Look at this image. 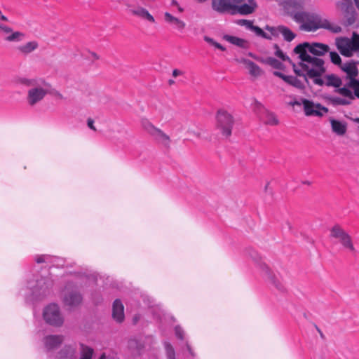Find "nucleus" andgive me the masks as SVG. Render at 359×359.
<instances>
[{
	"mask_svg": "<svg viewBox=\"0 0 359 359\" xmlns=\"http://www.w3.org/2000/svg\"><path fill=\"white\" fill-rule=\"evenodd\" d=\"M293 19L301 23L300 29L306 32H316L319 29H325L334 34L341 32L340 26L316 13L299 11L293 15Z\"/></svg>",
	"mask_w": 359,
	"mask_h": 359,
	"instance_id": "nucleus-1",
	"label": "nucleus"
},
{
	"mask_svg": "<svg viewBox=\"0 0 359 359\" xmlns=\"http://www.w3.org/2000/svg\"><path fill=\"white\" fill-rule=\"evenodd\" d=\"M325 86L327 87H334V92L341 97L326 95L324 96L325 100L330 104L337 106H347L351 104L355 100L353 93L350 90L346 83L342 86V80L335 74H327L325 76Z\"/></svg>",
	"mask_w": 359,
	"mask_h": 359,
	"instance_id": "nucleus-2",
	"label": "nucleus"
},
{
	"mask_svg": "<svg viewBox=\"0 0 359 359\" xmlns=\"http://www.w3.org/2000/svg\"><path fill=\"white\" fill-rule=\"evenodd\" d=\"M212 8L219 13L249 15L255 11L257 4L255 0H212Z\"/></svg>",
	"mask_w": 359,
	"mask_h": 359,
	"instance_id": "nucleus-3",
	"label": "nucleus"
},
{
	"mask_svg": "<svg viewBox=\"0 0 359 359\" xmlns=\"http://www.w3.org/2000/svg\"><path fill=\"white\" fill-rule=\"evenodd\" d=\"M142 130L156 142L161 143L166 147L170 145V137L161 129L154 126L149 119L143 118L140 121Z\"/></svg>",
	"mask_w": 359,
	"mask_h": 359,
	"instance_id": "nucleus-4",
	"label": "nucleus"
},
{
	"mask_svg": "<svg viewBox=\"0 0 359 359\" xmlns=\"http://www.w3.org/2000/svg\"><path fill=\"white\" fill-rule=\"evenodd\" d=\"M234 124L233 116L224 109H219L216 114V128L221 134L229 137L231 135V131Z\"/></svg>",
	"mask_w": 359,
	"mask_h": 359,
	"instance_id": "nucleus-5",
	"label": "nucleus"
},
{
	"mask_svg": "<svg viewBox=\"0 0 359 359\" xmlns=\"http://www.w3.org/2000/svg\"><path fill=\"white\" fill-rule=\"evenodd\" d=\"M341 69L346 74L347 86L350 90H353L354 97L359 98V80L357 79L358 76L357 63L355 62L345 63L341 67Z\"/></svg>",
	"mask_w": 359,
	"mask_h": 359,
	"instance_id": "nucleus-6",
	"label": "nucleus"
},
{
	"mask_svg": "<svg viewBox=\"0 0 359 359\" xmlns=\"http://www.w3.org/2000/svg\"><path fill=\"white\" fill-rule=\"evenodd\" d=\"M330 236L339 241L341 245L351 252H355L351 236L340 226L334 225L330 230Z\"/></svg>",
	"mask_w": 359,
	"mask_h": 359,
	"instance_id": "nucleus-7",
	"label": "nucleus"
},
{
	"mask_svg": "<svg viewBox=\"0 0 359 359\" xmlns=\"http://www.w3.org/2000/svg\"><path fill=\"white\" fill-rule=\"evenodd\" d=\"M43 318L47 323L53 326L59 327L63 323V318L57 304L46 306L43 311Z\"/></svg>",
	"mask_w": 359,
	"mask_h": 359,
	"instance_id": "nucleus-8",
	"label": "nucleus"
},
{
	"mask_svg": "<svg viewBox=\"0 0 359 359\" xmlns=\"http://www.w3.org/2000/svg\"><path fill=\"white\" fill-rule=\"evenodd\" d=\"M302 104L304 107V114L307 116H315L321 117L323 116L324 113L328 112L327 107L322 106L319 103L315 104L313 102L307 99H302Z\"/></svg>",
	"mask_w": 359,
	"mask_h": 359,
	"instance_id": "nucleus-9",
	"label": "nucleus"
},
{
	"mask_svg": "<svg viewBox=\"0 0 359 359\" xmlns=\"http://www.w3.org/2000/svg\"><path fill=\"white\" fill-rule=\"evenodd\" d=\"M82 301L81 295L74 285L68 284L64 290V303L69 306H78Z\"/></svg>",
	"mask_w": 359,
	"mask_h": 359,
	"instance_id": "nucleus-10",
	"label": "nucleus"
},
{
	"mask_svg": "<svg viewBox=\"0 0 359 359\" xmlns=\"http://www.w3.org/2000/svg\"><path fill=\"white\" fill-rule=\"evenodd\" d=\"M299 66L303 70L307 72V80L309 79H313V83L319 86L325 85V82L321 79V76L325 72V69L313 70V68H310L308 65L304 62H300Z\"/></svg>",
	"mask_w": 359,
	"mask_h": 359,
	"instance_id": "nucleus-11",
	"label": "nucleus"
},
{
	"mask_svg": "<svg viewBox=\"0 0 359 359\" xmlns=\"http://www.w3.org/2000/svg\"><path fill=\"white\" fill-rule=\"evenodd\" d=\"M346 2V3L339 1L336 4V6L344 11V16L346 18L345 25L346 26H350L355 23L356 20V13L352 5L350 4L351 0Z\"/></svg>",
	"mask_w": 359,
	"mask_h": 359,
	"instance_id": "nucleus-12",
	"label": "nucleus"
},
{
	"mask_svg": "<svg viewBox=\"0 0 359 359\" xmlns=\"http://www.w3.org/2000/svg\"><path fill=\"white\" fill-rule=\"evenodd\" d=\"M336 46L340 53L345 57H351L353 55L350 39L340 37L336 39Z\"/></svg>",
	"mask_w": 359,
	"mask_h": 359,
	"instance_id": "nucleus-13",
	"label": "nucleus"
},
{
	"mask_svg": "<svg viewBox=\"0 0 359 359\" xmlns=\"http://www.w3.org/2000/svg\"><path fill=\"white\" fill-rule=\"evenodd\" d=\"M260 269L264 276L277 289L279 290H283L284 286L281 281L278 280L276 276L271 271L269 267L265 264H260Z\"/></svg>",
	"mask_w": 359,
	"mask_h": 359,
	"instance_id": "nucleus-14",
	"label": "nucleus"
},
{
	"mask_svg": "<svg viewBox=\"0 0 359 359\" xmlns=\"http://www.w3.org/2000/svg\"><path fill=\"white\" fill-rule=\"evenodd\" d=\"M260 269L264 276L277 289L279 290H283L284 286L281 281L278 280L276 276L271 271L269 267L265 264H260Z\"/></svg>",
	"mask_w": 359,
	"mask_h": 359,
	"instance_id": "nucleus-15",
	"label": "nucleus"
},
{
	"mask_svg": "<svg viewBox=\"0 0 359 359\" xmlns=\"http://www.w3.org/2000/svg\"><path fill=\"white\" fill-rule=\"evenodd\" d=\"M0 31L6 34L4 39L9 42L20 41L25 36V34L20 32H13V29L8 27L2 25L0 27Z\"/></svg>",
	"mask_w": 359,
	"mask_h": 359,
	"instance_id": "nucleus-16",
	"label": "nucleus"
},
{
	"mask_svg": "<svg viewBox=\"0 0 359 359\" xmlns=\"http://www.w3.org/2000/svg\"><path fill=\"white\" fill-rule=\"evenodd\" d=\"M112 317L118 323L124 320V306L120 299H116L113 303Z\"/></svg>",
	"mask_w": 359,
	"mask_h": 359,
	"instance_id": "nucleus-17",
	"label": "nucleus"
},
{
	"mask_svg": "<svg viewBox=\"0 0 359 359\" xmlns=\"http://www.w3.org/2000/svg\"><path fill=\"white\" fill-rule=\"evenodd\" d=\"M46 94V91L42 88L30 89L28 92V102L31 105H34L41 100Z\"/></svg>",
	"mask_w": 359,
	"mask_h": 359,
	"instance_id": "nucleus-18",
	"label": "nucleus"
},
{
	"mask_svg": "<svg viewBox=\"0 0 359 359\" xmlns=\"http://www.w3.org/2000/svg\"><path fill=\"white\" fill-rule=\"evenodd\" d=\"M62 335H48L44 338V344L47 349L52 350L57 348L63 341Z\"/></svg>",
	"mask_w": 359,
	"mask_h": 359,
	"instance_id": "nucleus-19",
	"label": "nucleus"
},
{
	"mask_svg": "<svg viewBox=\"0 0 359 359\" xmlns=\"http://www.w3.org/2000/svg\"><path fill=\"white\" fill-rule=\"evenodd\" d=\"M164 20L167 23L179 31H182L186 26V23L184 21L172 15L168 12L165 13Z\"/></svg>",
	"mask_w": 359,
	"mask_h": 359,
	"instance_id": "nucleus-20",
	"label": "nucleus"
},
{
	"mask_svg": "<svg viewBox=\"0 0 359 359\" xmlns=\"http://www.w3.org/2000/svg\"><path fill=\"white\" fill-rule=\"evenodd\" d=\"M309 43L305 42L297 45L294 49V52L299 54V57L302 61V62H307L309 60H311V56L307 53V50H309Z\"/></svg>",
	"mask_w": 359,
	"mask_h": 359,
	"instance_id": "nucleus-21",
	"label": "nucleus"
},
{
	"mask_svg": "<svg viewBox=\"0 0 359 359\" xmlns=\"http://www.w3.org/2000/svg\"><path fill=\"white\" fill-rule=\"evenodd\" d=\"M330 48L327 45L320 43H309V51L316 55H323L328 52Z\"/></svg>",
	"mask_w": 359,
	"mask_h": 359,
	"instance_id": "nucleus-22",
	"label": "nucleus"
},
{
	"mask_svg": "<svg viewBox=\"0 0 359 359\" xmlns=\"http://www.w3.org/2000/svg\"><path fill=\"white\" fill-rule=\"evenodd\" d=\"M332 131L338 135H344L347 130L346 124L335 119L330 120Z\"/></svg>",
	"mask_w": 359,
	"mask_h": 359,
	"instance_id": "nucleus-23",
	"label": "nucleus"
},
{
	"mask_svg": "<svg viewBox=\"0 0 359 359\" xmlns=\"http://www.w3.org/2000/svg\"><path fill=\"white\" fill-rule=\"evenodd\" d=\"M38 47V43L35 41H29L23 45L19 46L18 47V50L23 55H28L34 51Z\"/></svg>",
	"mask_w": 359,
	"mask_h": 359,
	"instance_id": "nucleus-24",
	"label": "nucleus"
},
{
	"mask_svg": "<svg viewBox=\"0 0 359 359\" xmlns=\"http://www.w3.org/2000/svg\"><path fill=\"white\" fill-rule=\"evenodd\" d=\"M134 15L138 16L142 19H145L151 22H154L155 20L154 17L149 13V11L142 7H139L136 9L131 11Z\"/></svg>",
	"mask_w": 359,
	"mask_h": 359,
	"instance_id": "nucleus-25",
	"label": "nucleus"
},
{
	"mask_svg": "<svg viewBox=\"0 0 359 359\" xmlns=\"http://www.w3.org/2000/svg\"><path fill=\"white\" fill-rule=\"evenodd\" d=\"M224 39L228 42L243 48H247L249 46V43L246 40L237 36L226 35L224 36Z\"/></svg>",
	"mask_w": 359,
	"mask_h": 359,
	"instance_id": "nucleus-26",
	"label": "nucleus"
},
{
	"mask_svg": "<svg viewBox=\"0 0 359 359\" xmlns=\"http://www.w3.org/2000/svg\"><path fill=\"white\" fill-rule=\"evenodd\" d=\"M244 63L245 65L246 68L248 69L249 73L252 76L257 77L262 74V69L255 62L246 60L244 61Z\"/></svg>",
	"mask_w": 359,
	"mask_h": 359,
	"instance_id": "nucleus-27",
	"label": "nucleus"
},
{
	"mask_svg": "<svg viewBox=\"0 0 359 359\" xmlns=\"http://www.w3.org/2000/svg\"><path fill=\"white\" fill-rule=\"evenodd\" d=\"M307 63L310 68H313V70L325 69L323 66L324 61L322 59L311 57V60H309Z\"/></svg>",
	"mask_w": 359,
	"mask_h": 359,
	"instance_id": "nucleus-28",
	"label": "nucleus"
},
{
	"mask_svg": "<svg viewBox=\"0 0 359 359\" xmlns=\"http://www.w3.org/2000/svg\"><path fill=\"white\" fill-rule=\"evenodd\" d=\"M75 353V349L71 346H65L59 353L60 359H72Z\"/></svg>",
	"mask_w": 359,
	"mask_h": 359,
	"instance_id": "nucleus-29",
	"label": "nucleus"
},
{
	"mask_svg": "<svg viewBox=\"0 0 359 359\" xmlns=\"http://www.w3.org/2000/svg\"><path fill=\"white\" fill-rule=\"evenodd\" d=\"M285 83L300 90L305 88L304 84L299 79L293 76H287V78L285 79Z\"/></svg>",
	"mask_w": 359,
	"mask_h": 359,
	"instance_id": "nucleus-30",
	"label": "nucleus"
},
{
	"mask_svg": "<svg viewBox=\"0 0 359 359\" xmlns=\"http://www.w3.org/2000/svg\"><path fill=\"white\" fill-rule=\"evenodd\" d=\"M280 34L283 35L284 39L286 41L290 42L295 38L296 34L292 32L288 27L280 25Z\"/></svg>",
	"mask_w": 359,
	"mask_h": 359,
	"instance_id": "nucleus-31",
	"label": "nucleus"
},
{
	"mask_svg": "<svg viewBox=\"0 0 359 359\" xmlns=\"http://www.w3.org/2000/svg\"><path fill=\"white\" fill-rule=\"evenodd\" d=\"M94 351L92 348L81 344V358L80 359H91Z\"/></svg>",
	"mask_w": 359,
	"mask_h": 359,
	"instance_id": "nucleus-32",
	"label": "nucleus"
},
{
	"mask_svg": "<svg viewBox=\"0 0 359 359\" xmlns=\"http://www.w3.org/2000/svg\"><path fill=\"white\" fill-rule=\"evenodd\" d=\"M266 123L271 126H276L278 123V120L275 114L272 112H266Z\"/></svg>",
	"mask_w": 359,
	"mask_h": 359,
	"instance_id": "nucleus-33",
	"label": "nucleus"
},
{
	"mask_svg": "<svg viewBox=\"0 0 359 359\" xmlns=\"http://www.w3.org/2000/svg\"><path fill=\"white\" fill-rule=\"evenodd\" d=\"M351 43L353 52L359 51V34L353 32L351 36Z\"/></svg>",
	"mask_w": 359,
	"mask_h": 359,
	"instance_id": "nucleus-34",
	"label": "nucleus"
},
{
	"mask_svg": "<svg viewBox=\"0 0 359 359\" xmlns=\"http://www.w3.org/2000/svg\"><path fill=\"white\" fill-rule=\"evenodd\" d=\"M273 48L276 50V51H275L276 56L280 58L283 61L287 60V61L291 62L290 58L287 55H285V54L280 50V48H279V46L277 44H274Z\"/></svg>",
	"mask_w": 359,
	"mask_h": 359,
	"instance_id": "nucleus-35",
	"label": "nucleus"
},
{
	"mask_svg": "<svg viewBox=\"0 0 359 359\" xmlns=\"http://www.w3.org/2000/svg\"><path fill=\"white\" fill-rule=\"evenodd\" d=\"M266 62L276 69H282L283 64L273 57H268Z\"/></svg>",
	"mask_w": 359,
	"mask_h": 359,
	"instance_id": "nucleus-36",
	"label": "nucleus"
},
{
	"mask_svg": "<svg viewBox=\"0 0 359 359\" xmlns=\"http://www.w3.org/2000/svg\"><path fill=\"white\" fill-rule=\"evenodd\" d=\"M330 60L332 63H334V65H338L341 64V57L337 52H330Z\"/></svg>",
	"mask_w": 359,
	"mask_h": 359,
	"instance_id": "nucleus-37",
	"label": "nucleus"
},
{
	"mask_svg": "<svg viewBox=\"0 0 359 359\" xmlns=\"http://www.w3.org/2000/svg\"><path fill=\"white\" fill-rule=\"evenodd\" d=\"M292 67H293V70H294V72L295 73V74L298 76L303 77L304 79V81L306 82V83L308 85H309V80H307V72L306 74L302 73L301 70L297 69L296 65L294 63L292 64Z\"/></svg>",
	"mask_w": 359,
	"mask_h": 359,
	"instance_id": "nucleus-38",
	"label": "nucleus"
},
{
	"mask_svg": "<svg viewBox=\"0 0 359 359\" xmlns=\"http://www.w3.org/2000/svg\"><path fill=\"white\" fill-rule=\"evenodd\" d=\"M265 29L269 31L273 36H278L279 34H280V26H278L276 27H270V26H266Z\"/></svg>",
	"mask_w": 359,
	"mask_h": 359,
	"instance_id": "nucleus-39",
	"label": "nucleus"
},
{
	"mask_svg": "<svg viewBox=\"0 0 359 359\" xmlns=\"http://www.w3.org/2000/svg\"><path fill=\"white\" fill-rule=\"evenodd\" d=\"M48 259V256L47 255H39L36 257L35 260L38 264H40L46 262Z\"/></svg>",
	"mask_w": 359,
	"mask_h": 359,
	"instance_id": "nucleus-40",
	"label": "nucleus"
},
{
	"mask_svg": "<svg viewBox=\"0 0 359 359\" xmlns=\"http://www.w3.org/2000/svg\"><path fill=\"white\" fill-rule=\"evenodd\" d=\"M240 24L241 25L246 26L247 28L251 29V27L253 25V23L252 21L248 20H242L240 21Z\"/></svg>",
	"mask_w": 359,
	"mask_h": 359,
	"instance_id": "nucleus-41",
	"label": "nucleus"
},
{
	"mask_svg": "<svg viewBox=\"0 0 359 359\" xmlns=\"http://www.w3.org/2000/svg\"><path fill=\"white\" fill-rule=\"evenodd\" d=\"M250 29L255 32V34L258 36H260L261 34H263V30L260 27L255 26L254 25L251 27Z\"/></svg>",
	"mask_w": 359,
	"mask_h": 359,
	"instance_id": "nucleus-42",
	"label": "nucleus"
},
{
	"mask_svg": "<svg viewBox=\"0 0 359 359\" xmlns=\"http://www.w3.org/2000/svg\"><path fill=\"white\" fill-rule=\"evenodd\" d=\"M175 334H176V336L180 339H183L184 338V332L183 330L180 328V327H175Z\"/></svg>",
	"mask_w": 359,
	"mask_h": 359,
	"instance_id": "nucleus-43",
	"label": "nucleus"
},
{
	"mask_svg": "<svg viewBox=\"0 0 359 359\" xmlns=\"http://www.w3.org/2000/svg\"><path fill=\"white\" fill-rule=\"evenodd\" d=\"M184 74V73L182 71H181V70H180V69H174L172 70V76H173V77H175V78H176V77H177V76H182V75H183Z\"/></svg>",
	"mask_w": 359,
	"mask_h": 359,
	"instance_id": "nucleus-44",
	"label": "nucleus"
},
{
	"mask_svg": "<svg viewBox=\"0 0 359 359\" xmlns=\"http://www.w3.org/2000/svg\"><path fill=\"white\" fill-rule=\"evenodd\" d=\"M87 124H88V126L90 129H92L93 130H94V131H96V130H97L96 128H95V126H94V121H93L91 118H88V120H87Z\"/></svg>",
	"mask_w": 359,
	"mask_h": 359,
	"instance_id": "nucleus-45",
	"label": "nucleus"
},
{
	"mask_svg": "<svg viewBox=\"0 0 359 359\" xmlns=\"http://www.w3.org/2000/svg\"><path fill=\"white\" fill-rule=\"evenodd\" d=\"M273 74L277 76V77H279L281 79H283L285 82V79L287 78V75H285L284 74L280 72H273Z\"/></svg>",
	"mask_w": 359,
	"mask_h": 359,
	"instance_id": "nucleus-46",
	"label": "nucleus"
},
{
	"mask_svg": "<svg viewBox=\"0 0 359 359\" xmlns=\"http://www.w3.org/2000/svg\"><path fill=\"white\" fill-rule=\"evenodd\" d=\"M204 40L212 46H214V44L215 43V41L212 39H211L208 36H205Z\"/></svg>",
	"mask_w": 359,
	"mask_h": 359,
	"instance_id": "nucleus-47",
	"label": "nucleus"
},
{
	"mask_svg": "<svg viewBox=\"0 0 359 359\" xmlns=\"http://www.w3.org/2000/svg\"><path fill=\"white\" fill-rule=\"evenodd\" d=\"M214 46H215V48H218V49H219V50H222V51H224V50H226L224 47H223L220 43H217V42H216V41H215V44H214Z\"/></svg>",
	"mask_w": 359,
	"mask_h": 359,
	"instance_id": "nucleus-48",
	"label": "nucleus"
},
{
	"mask_svg": "<svg viewBox=\"0 0 359 359\" xmlns=\"http://www.w3.org/2000/svg\"><path fill=\"white\" fill-rule=\"evenodd\" d=\"M260 36H262L264 39H271V37L269 34L265 33L264 31H263V34H261Z\"/></svg>",
	"mask_w": 359,
	"mask_h": 359,
	"instance_id": "nucleus-49",
	"label": "nucleus"
},
{
	"mask_svg": "<svg viewBox=\"0 0 359 359\" xmlns=\"http://www.w3.org/2000/svg\"><path fill=\"white\" fill-rule=\"evenodd\" d=\"M260 36H262L264 39H271V37L269 34L265 33L264 31H263V34H261Z\"/></svg>",
	"mask_w": 359,
	"mask_h": 359,
	"instance_id": "nucleus-50",
	"label": "nucleus"
},
{
	"mask_svg": "<svg viewBox=\"0 0 359 359\" xmlns=\"http://www.w3.org/2000/svg\"><path fill=\"white\" fill-rule=\"evenodd\" d=\"M187 349L189 352V353L192 355V356H195V354L194 353V352L192 351V349L191 348V346L187 344Z\"/></svg>",
	"mask_w": 359,
	"mask_h": 359,
	"instance_id": "nucleus-51",
	"label": "nucleus"
},
{
	"mask_svg": "<svg viewBox=\"0 0 359 359\" xmlns=\"http://www.w3.org/2000/svg\"><path fill=\"white\" fill-rule=\"evenodd\" d=\"M0 19L2 20L3 21H8L7 17L4 15L1 11H0Z\"/></svg>",
	"mask_w": 359,
	"mask_h": 359,
	"instance_id": "nucleus-52",
	"label": "nucleus"
},
{
	"mask_svg": "<svg viewBox=\"0 0 359 359\" xmlns=\"http://www.w3.org/2000/svg\"><path fill=\"white\" fill-rule=\"evenodd\" d=\"M291 105L294 106V105H300L301 104V102H299V101H294L293 102H291L290 103Z\"/></svg>",
	"mask_w": 359,
	"mask_h": 359,
	"instance_id": "nucleus-53",
	"label": "nucleus"
},
{
	"mask_svg": "<svg viewBox=\"0 0 359 359\" xmlns=\"http://www.w3.org/2000/svg\"><path fill=\"white\" fill-rule=\"evenodd\" d=\"M177 8L179 12L182 13L184 11V9L180 5H177Z\"/></svg>",
	"mask_w": 359,
	"mask_h": 359,
	"instance_id": "nucleus-54",
	"label": "nucleus"
},
{
	"mask_svg": "<svg viewBox=\"0 0 359 359\" xmlns=\"http://www.w3.org/2000/svg\"><path fill=\"white\" fill-rule=\"evenodd\" d=\"M174 83H175L174 80H172V79H170V80L168 81V84H169L170 86H172V85H173Z\"/></svg>",
	"mask_w": 359,
	"mask_h": 359,
	"instance_id": "nucleus-55",
	"label": "nucleus"
},
{
	"mask_svg": "<svg viewBox=\"0 0 359 359\" xmlns=\"http://www.w3.org/2000/svg\"><path fill=\"white\" fill-rule=\"evenodd\" d=\"M171 4L172 6H176L177 5H179L178 3L177 2V1H175V0H173Z\"/></svg>",
	"mask_w": 359,
	"mask_h": 359,
	"instance_id": "nucleus-56",
	"label": "nucleus"
},
{
	"mask_svg": "<svg viewBox=\"0 0 359 359\" xmlns=\"http://www.w3.org/2000/svg\"><path fill=\"white\" fill-rule=\"evenodd\" d=\"M105 358H106L105 353H102V354L100 355V358H99V359H105Z\"/></svg>",
	"mask_w": 359,
	"mask_h": 359,
	"instance_id": "nucleus-57",
	"label": "nucleus"
},
{
	"mask_svg": "<svg viewBox=\"0 0 359 359\" xmlns=\"http://www.w3.org/2000/svg\"><path fill=\"white\" fill-rule=\"evenodd\" d=\"M353 121L355 122V123H359V118H355L353 119Z\"/></svg>",
	"mask_w": 359,
	"mask_h": 359,
	"instance_id": "nucleus-58",
	"label": "nucleus"
},
{
	"mask_svg": "<svg viewBox=\"0 0 359 359\" xmlns=\"http://www.w3.org/2000/svg\"><path fill=\"white\" fill-rule=\"evenodd\" d=\"M318 331L319 334H320V336L322 337H323V334L322 332L319 329H318Z\"/></svg>",
	"mask_w": 359,
	"mask_h": 359,
	"instance_id": "nucleus-59",
	"label": "nucleus"
},
{
	"mask_svg": "<svg viewBox=\"0 0 359 359\" xmlns=\"http://www.w3.org/2000/svg\"><path fill=\"white\" fill-rule=\"evenodd\" d=\"M93 55H94V57H95L97 59L98 58V57L97 56V55L95 53H94Z\"/></svg>",
	"mask_w": 359,
	"mask_h": 359,
	"instance_id": "nucleus-60",
	"label": "nucleus"
},
{
	"mask_svg": "<svg viewBox=\"0 0 359 359\" xmlns=\"http://www.w3.org/2000/svg\"><path fill=\"white\" fill-rule=\"evenodd\" d=\"M199 2H204L206 0H198Z\"/></svg>",
	"mask_w": 359,
	"mask_h": 359,
	"instance_id": "nucleus-61",
	"label": "nucleus"
},
{
	"mask_svg": "<svg viewBox=\"0 0 359 359\" xmlns=\"http://www.w3.org/2000/svg\"><path fill=\"white\" fill-rule=\"evenodd\" d=\"M59 97H60V98H62V95L61 94H59Z\"/></svg>",
	"mask_w": 359,
	"mask_h": 359,
	"instance_id": "nucleus-62",
	"label": "nucleus"
},
{
	"mask_svg": "<svg viewBox=\"0 0 359 359\" xmlns=\"http://www.w3.org/2000/svg\"><path fill=\"white\" fill-rule=\"evenodd\" d=\"M170 348H171V349H172V351L173 352V349H172V346H170Z\"/></svg>",
	"mask_w": 359,
	"mask_h": 359,
	"instance_id": "nucleus-63",
	"label": "nucleus"
}]
</instances>
